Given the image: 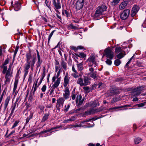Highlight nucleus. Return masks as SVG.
Masks as SVG:
<instances>
[{
	"label": "nucleus",
	"instance_id": "obj_1",
	"mask_svg": "<svg viewBox=\"0 0 146 146\" xmlns=\"http://www.w3.org/2000/svg\"><path fill=\"white\" fill-rule=\"evenodd\" d=\"M27 63L25 64L24 68V76H26L28 72V70L31 67L32 69H33L34 65L35 63L36 58L35 56L32 57L31 54V51L26 54Z\"/></svg>",
	"mask_w": 146,
	"mask_h": 146
},
{
	"label": "nucleus",
	"instance_id": "obj_2",
	"mask_svg": "<svg viewBox=\"0 0 146 146\" xmlns=\"http://www.w3.org/2000/svg\"><path fill=\"white\" fill-rule=\"evenodd\" d=\"M90 79L87 76H85L83 79L80 78L78 79L77 80V83L81 86H86L90 84Z\"/></svg>",
	"mask_w": 146,
	"mask_h": 146
},
{
	"label": "nucleus",
	"instance_id": "obj_3",
	"mask_svg": "<svg viewBox=\"0 0 146 146\" xmlns=\"http://www.w3.org/2000/svg\"><path fill=\"white\" fill-rule=\"evenodd\" d=\"M144 88L143 86L137 87L136 88L133 89L132 90V95L135 96H138L141 93L142 89Z\"/></svg>",
	"mask_w": 146,
	"mask_h": 146
},
{
	"label": "nucleus",
	"instance_id": "obj_4",
	"mask_svg": "<svg viewBox=\"0 0 146 146\" xmlns=\"http://www.w3.org/2000/svg\"><path fill=\"white\" fill-rule=\"evenodd\" d=\"M105 55L106 57L110 60L113 59L114 57L113 53L110 49L107 48L105 49L104 51Z\"/></svg>",
	"mask_w": 146,
	"mask_h": 146
},
{
	"label": "nucleus",
	"instance_id": "obj_5",
	"mask_svg": "<svg viewBox=\"0 0 146 146\" xmlns=\"http://www.w3.org/2000/svg\"><path fill=\"white\" fill-rule=\"evenodd\" d=\"M60 82V78H58L54 83V84L52 85L51 87V90L49 94L50 95H51L53 92L54 89L58 87V86Z\"/></svg>",
	"mask_w": 146,
	"mask_h": 146
},
{
	"label": "nucleus",
	"instance_id": "obj_6",
	"mask_svg": "<svg viewBox=\"0 0 146 146\" xmlns=\"http://www.w3.org/2000/svg\"><path fill=\"white\" fill-rule=\"evenodd\" d=\"M130 12V11L129 9H127L124 10L121 14V18L123 20H125L128 18Z\"/></svg>",
	"mask_w": 146,
	"mask_h": 146
},
{
	"label": "nucleus",
	"instance_id": "obj_7",
	"mask_svg": "<svg viewBox=\"0 0 146 146\" xmlns=\"http://www.w3.org/2000/svg\"><path fill=\"white\" fill-rule=\"evenodd\" d=\"M84 0H78L76 3V8L77 10L82 9L83 6Z\"/></svg>",
	"mask_w": 146,
	"mask_h": 146
},
{
	"label": "nucleus",
	"instance_id": "obj_8",
	"mask_svg": "<svg viewBox=\"0 0 146 146\" xmlns=\"http://www.w3.org/2000/svg\"><path fill=\"white\" fill-rule=\"evenodd\" d=\"M64 99L63 98H60L57 100L56 107L57 109L60 110V107L61 106H63V104L64 102Z\"/></svg>",
	"mask_w": 146,
	"mask_h": 146
},
{
	"label": "nucleus",
	"instance_id": "obj_9",
	"mask_svg": "<svg viewBox=\"0 0 146 146\" xmlns=\"http://www.w3.org/2000/svg\"><path fill=\"white\" fill-rule=\"evenodd\" d=\"M139 9V7L137 5H135L133 7L131 14L132 17H134L136 14Z\"/></svg>",
	"mask_w": 146,
	"mask_h": 146
},
{
	"label": "nucleus",
	"instance_id": "obj_10",
	"mask_svg": "<svg viewBox=\"0 0 146 146\" xmlns=\"http://www.w3.org/2000/svg\"><path fill=\"white\" fill-rule=\"evenodd\" d=\"M52 3L56 9H58L61 8L59 0H53Z\"/></svg>",
	"mask_w": 146,
	"mask_h": 146
},
{
	"label": "nucleus",
	"instance_id": "obj_11",
	"mask_svg": "<svg viewBox=\"0 0 146 146\" xmlns=\"http://www.w3.org/2000/svg\"><path fill=\"white\" fill-rule=\"evenodd\" d=\"M70 77L68 76V74H66L64 78V82L63 86L65 87H66L67 85L69 83Z\"/></svg>",
	"mask_w": 146,
	"mask_h": 146
},
{
	"label": "nucleus",
	"instance_id": "obj_12",
	"mask_svg": "<svg viewBox=\"0 0 146 146\" xmlns=\"http://www.w3.org/2000/svg\"><path fill=\"white\" fill-rule=\"evenodd\" d=\"M65 93L64 94L63 97L66 99L68 98L69 97L70 94L69 88L68 87L66 88L65 90L64 91Z\"/></svg>",
	"mask_w": 146,
	"mask_h": 146
},
{
	"label": "nucleus",
	"instance_id": "obj_13",
	"mask_svg": "<svg viewBox=\"0 0 146 146\" xmlns=\"http://www.w3.org/2000/svg\"><path fill=\"white\" fill-rule=\"evenodd\" d=\"M79 96L78 93L77 92L76 93L74 92H72V93L71 96L72 99L73 100H74L76 98V103H78V99L79 98Z\"/></svg>",
	"mask_w": 146,
	"mask_h": 146
},
{
	"label": "nucleus",
	"instance_id": "obj_14",
	"mask_svg": "<svg viewBox=\"0 0 146 146\" xmlns=\"http://www.w3.org/2000/svg\"><path fill=\"white\" fill-rule=\"evenodd\" d=\"M110 95L112 96L115 94H119V91L114 88H112L110 90Z\"/></svg>",
	"mask_w": 146,
	"mask_h": 146
},
{
	"label": "nucleus",
	"instance_id": "obj_15",
	"mask_svg": "<svg viewBox=\"0 0 146 146\" xmlns=\"http://www.w3.org/2000/svg\"><path fill=\"white\" fill-rule=\"evenodd\" d=\"M87 61L90 62H92L93 64H95V65L96 64L95 61V57L94 56H91L87 59Z\"/></svg>",
	"mask_w": 146,
	"mask_h": 146
},
{
	"label": "nucleus",
	"instance_id": "obj_16",
	"mask_svg": "<svg viewBox=\"0 0 146 146\" xmlns=\"http://www.w3.org/2000/svg\"><path fill=\"white\" fill-rule=\"evenodd\" d=\"M102 13L98 9H97L96 11L95 14L94 15V17L95 18H101L102 17H99L102 15Z\"/></svg>",
	"mask_w": 146,
	"mask_h": 146
},
{
	"label": "nucleus",
	"instance_id": "obj_17",
	"mask_svg": "<svg viewBox=\"0 0 146 146\" xmlns=\"http://www.w3.org/2000/svg\"><path fill=\"white\" fill-rule=\"evenodd\" d=\"M97 9L102 13L103 12L106 10L107 7L104 5H102L100 6H99Z\"/></svg>",
	"mask_w": 146,
	"mask_h": 146
},
{
	"label": "nucleus",
	"instance_id": "obj_18",
	"mask_svg": "<svg viewBox=\"0 0 146 146\" xmlns=\"http://www.w3.org/2000/svg\"><path fill=\"white\" fill-rule=\"evenodd\" d=\"M21 4L18 2H16L14 5V10L15 11L19 10L21 8Z\"/></svg>",
	"mask_w": 146,
	"mask_h": 146
},
{
	"label": "nucleus",
	"instance_id": "obj_19",
	"mask_svg": "<svg viewBox=\"0 0 146 146\" xmlns=\"http://www.w3.org/2000/svg\"><path fill=\"white\" fill-rule=\"evenodd\" d=\"M127 5V1H125L122 2L119 6V8L120 9H124Z\"/></svg>",
	"mask_w": 146,
	"mask_h": 146
},
{
	"label": "nucleus",
	"instance_id": "obj_20",
	"mask_svg": "<svg viewBox=\"0 0 146 146\" xmlns=\"http://www.w3.org/2000/svg\"><path fill=\"white\" fill-rule=\"evenodd\" d=\"M142 139L140 137H136L134 139V142L135 144H139L142 141Z\"/></svg>",
	"mask_w": 146,
	"mask_h": 146
},
{
	"label": "nucleus",
	"instance_id": "obj_21",
	"mask_svg": "<svg viewBox=\"0 0 146 146\" xmlns=\"http://www.w3.org/2000/svg\"><path fill=\"white\" fill-rule=\"evenodd\" d=\"M82 96L81 95H80L79 96V98L78 99V102H79V103L78 105V106H80L82 104L84 101V99H83L82 100Z\"/></svg>",
	"mask_w": 146,
	"mask_h": 146
},
{
	"label": "nucleus",
	"instance_id": "obj_22",
	"mask_svg": "<svg viewBox=\"0 0 146 146\" xmlns=\"http://www.w3.org/2000/svg\"><path fill=\"white\" fill-rule=\"evenodd\" d=\"M75 55L77 56L83 58H85L86 57V54L83 52H80L78 54H76Z\"/></svg>",
	"mask_w": 146,
	"mask_h": 146
},
{
	"label": "nucleus",
	"instance_id": "obj_23",
	"mask_svg": "<svg viewBox=\"0 0 146 146\" xmlns=\"http://www.w3.org/2000/svg\"><path fill=\"white\" fill-rule=\"evenodd\" d=\"M77 65L78 70L81 71L83 70V69L82 62L78 64H77Z\"/></svg>",
	"mask_w": 146,
	"mask_h": 146
},
{
	"label": "nucleus",
	"instance_id": "obj_24",
	"mask_svg": "<svg viewBox=\"0 0 146 146\" xmlns=\"http://www.w3.org/2000/svg\"><path fill=\"white\" fill-rule=\"evenodd\" d=\"M120 0H110V4L112 6H115L118 3Z\"/></svg>",
	"mask_w": 146,
	"mask_h": 146
},
{
	"label": "nucleus",
	"instance_id": "obj_25",
	"mask_svg": "<svg viewBox=\"0 0 146 146\" xmlns=\"http://www.w3.org/2000/svg\"><path fill=\"white\" fill-rule=\"evenodd\" d=\"M37 59L38 61L36 64L37 68H38L40 67L42 62V61L40 59V56L37 57Z\"/></svg>",
	"mask_w": 146,
	"mask_h": 146
},
{
	"label": "nucleus",
	"instance_id": "obj_26",
	"mask_svg": "<svg viewBox=\"0 0 146 146\" xmlns=\"http://www.w3.org/2000/svg\"><path fill=\"white\" fill-rule=\"evenodd\" d=\"M89 74L90 75L91 77L93 79H95L97 77V72L96 71H95L93 73H90Z\"/></svg>",
	"mask_w": 146,
	"mask_h": 146
},
{
	"label": "nucleus",
	"instance_id": "obj_27",
	"mask_svg": "<svg viewBox=\"0 0 146 146\" xmlns=\"http://www.w3.org/2000/svg\"><path fill=\"white\" fill-rule=\"evenodd\" d=\"M61 66L65 70L66 69L67 66L66 63L63 60H62L60 63Z\"/></svg>",
	"mask_w": 146,
	"mask_h": 146
},
{
	"label": "nucleus",
	"instance_id": "obj_28",
	"mask_svg": "<svg viewBox=\"0 0 146 146\" xmlns=\"http://www.w3.org/2000/svg\"><path fill=\"white\" fill-rule=\"evenodd\" d=\"M18 82V79H15L14 83V88L13 89V93H14L17 89V84Z\"/></svg>",
	"mask_w": 146,
	"mask_h": 146
},
{
	"label": "nucleus",
	"instance_id": "obj_29",
	"mask_svg": "<svg viewBox=\"0 0 146 146\" xmlns=\"http://www.w3.org/2000/svg\"><path fill=\"white\" fill-rule=\"evenodd\" d=\"M72 75L75 78H77L81 76L82 75L79 74L77 72H74L72 74Z\"/></svg>",
	"mask_w": 146,
	"mask_h": 146
},
{
	"label": "nucleus",
	"instance_id": "obj_30",
	"mask_svg": "<svg viewBox=\"0 0 146 146\" xmlns=\"http://www.w3.org/2000/svg\"><path fill=\"white\" fill-rule=\"evenodd\" d=\"M83 89L84 90L85 93H89V92H92L91 89L88 86L84 87L83 88Z\"/></svg>",
	"mask_w": 146,
	"mask_h": 146
},
{
	"label": "nucleus",
	"instance_id": "obj_31",
	"mask_svg": "<svg viewBox=\"0 0 146 146\" xmlns=\"http://www.w3.org/2000/svg\"><path fill=\"white\" fill-rule=\"evenodd\" d=\"M49 115V113L45 114L41 122H44L48 118Z\"/></svg>",
	"mask_w": 146,
	"mask_h": 146
},
{
	"label": "nucleus",
	"instance_id": "obj_32",
	"mask_svg": "<svg viewBox=\"0 0 146 146\" xmlns=\"http://www.w3.org/2000/svg\"><path fill=\"white\" fill-rule=\"evenodd\" d=\"M10 100V96H8L6 98L5 101V103L4 104V106L5 107V109L7 107V105H8V103L9 102V101Z\"/></svg>",
	"mask_w": 146,
	"mask_h": 146
},
{
	"label": "nucleus",
	"instance_id": "obj_33",
	"mask_svg": "<svg viewBox=\"0 0 146 146\" xmlns=\"http://www.w3.org/2000/svg\"><path fill=\"white\" fill-rule=\"evenodd\" d=\"M99 105V103L98 101H94L91 104V106L93 107H96Z\"/></svg>",
	"mask_w": 146,
	"mask_h": 146
},
{
	"label": "nucleus",
	"instance_id": "obj_34",
	"mask_svg": "<svg viewBox=\"0 0 146 146\" xmlns=\"http://www.w3.org/2000/svg\"><path fill=\"white\" fill-rule=\"evenodd\" d=\"M96 113L95 109H92L86 112V114L89 115L95 113Z\"/></svg>",
	"mask_w": 146,
	"mask_h": 146
},
{
	"label": "nucleus",
	"instance_id": "obj_35",
	"mask_svg": "<svg viewBox=\"0 0 146 146\" xmlns=\"http://www.w3.org/2000/svg\"><path fill=\"white\" fill-rule=\"evenodd\" d=\"M96 113L95 109H92L86 112V114L89 115L95 113Z\"/></svg>",
	"mask_w": 146,
	"mask_h": 146
},
{
	"label": "nucleus",
	"instance_id": "obj_36",
	"mask_svg": "<svg viewBox=\"0 0 146 146\" xmlns=\"http://www.w3.org/2000/svg\"><path fill=\"white\" fill-rule=\"evenodd\" d=\"M125 55V54L123 53L120 52L116 56L118 59H121Z\"/></svg>",
	"mask_w": 146,
	"mask_h": 146
},
{
	"label": "nucleus",
	"instance_id": "obj_37",
	"mask_svg": "<svg viewBox=\"0 0 146 146\" xmlns=\"http://www.w3.org/2000/svg\"><path fill=\"white\" fill-rule=\"evenodd\" d=\"M115 52L116 53H118L119 52H121L122 49L121 47H116L115 48Z\"/></svg>",
	"mask_w": 146,
	"mask_h": 146
},
{
	"label": "nucleus",
	"instance_id": "obj_38",
	"mask_svg": "<svg viewBox=\"0 0 146 146\" xmlns=\"http://www.w3.org/2000/svg\"><path fill=\"white\" fill-rule=\"evenodd\" d=\"M121 63V61L119 59H116L114 61V64L116 66H119Z\"/></svg>",
	"mask_w": 146,
	"mask_h": 146
},
{
	"label": "nucleus",
	"instance_id": "obj_39",
	"mask_svg": "<svg viewBox=\"0 0 146 146\" xmlns=\"http://www.w3.org/2000/svg\"><path fill=\"white\" fill-rule=\"evenodd\" d=\"M45 75V67H44V68L43 70V73L42 74V77L41 78V82H42V81Z\"/></svg>",
	"mask_w": 146,
	"mask_h": 146
},
{
	"label": "nucleus",
	"instance_id": "obj_40",
	"mask_svg": "<svg viewBox=\"0 0 146 146\" xmlns=\"http://www.w3.org/2000/svg\"><path fill=\"white\" fill-rule=\"evenodd\" d=\"M19 122V120L15 121L12 128H11V129H13L15 127H16L17 125Z\"/></svg>",
	"mask_w": 146,
	"mask_h": 146
},
{
	"label": "nucleus",
	"instance_id": "obj_41",
	"mask_svg": "<svg viewBox=\"0 0 146 146\" xmlns=\"http://www.w3.org/2000/svg\"><path fill=\"white\" fill-rule=\"evenodd\" d=\"M135 54H134L133 56L130 58L129 60L128 61L125 65V67H127L129 65V64H130L131 60L134 57Z\"/></svg>",
	"mask_w": 146,
	"mask_h": 146
},
{
	"label": "nucleus",
	"instance_id": "obj_42",
	"mask_svg": "<svg viewBox=\"0 0 146 146\" xmlns=\"http://www.w3.org/2000/svg\"><path fill=\"white\" fill-rule=\"evenodd\" d=\"M5 84H7V82H9L10 81V77H9L5 76Z\"/></svg>",
	"mask_w": 146,
	"mask_h": 146
},
{
	"label": "nucleus",
	"instance_id": "obj_43",
	"mask_svg": "<svg viewBox=\"0 0 146 146\" xmlns=\"http://www.w3.org/2000/svg\"><path fill=\"white\" fill-rule=\"evenodd\" d=\"M2 68H3V70L2 72L3 74H5L7 70V66L6 65H3V66H2Z\"/></svg>",
	"mask_w": 146,
	"mask_h": 146
},
{
	"label": "nucleus",
	"instance_id": "obj_44",
	"mask_svg": "<svg viewBox=\"0 0 146 146\" xmlns=\"http://www.w3.org/2000/svg\"><path fill=\"white\" fill-rule=\"evenodd\" d=\"M62 14L65 15L67 17L69 16V14L68 12L66 10H64L62 11Z\"/></svg>",
	"mask_w": 146,
	"mask_h": 146
},
{
	"label": "nucleus",
	"instance_id": "obj_45",
	"mask_svg": "<svg viewBox=\"0 0 146 146\" xmlns=\"http://www.w3.org/2000/svg\"><path fill=\"white\" fill-rule=\"evenodd\" d=\"M111 60H110V59H107L106 61V62L108 64L110 65H111L112 63V61Z\"/></svg>",
	"mask_w": 146,
	"mask_h": 146
},
{
	"label": "nucleus",
	"instance_id": "obj_46",
	"mask_svg": "<svg viewBox=\"0 0 146 146\" xmlns=\"http://www.w3.org/2000/svg\"><path fill=\"white\" fill-rule=\"evenodd\" d=\"M69 27L72 29L76 30L78 29L77 27L75 26H74L72 24H71L69 25Z\"/></svg>",
	"mask_w": 146,
	"mask_h": 146
},
{
	"label": "nucleus",
	"instance_id": "obj_47",
	"mask_svg": "<svg viewBox=\"0 0 146 146\" xmlns=\"http://www.w3.org/2000/svg\"><path fill=\"white\" fill-rule=\"evenodd\" d=\"M55 31L54 30L53 31H52L51 32V33H50V34L49 35V36H48V42L49 43V41L52 37V36L54 33V32Z\"/></svg>",
	"mask_w": 146,
	"mask_h": 146
},
{
	"label": "nucleus",
	"instance_id": "obj_48",
	"mask_svg": "<svg viewBox=\"0 0 146 146\" xmlns=\"http://www.w3.org/2000/svg\"><path fill=\"white\" fill-rule=\"evenodd\" d=\"M104 108H103L102 107H100L99 108H98L95 109L96 113L102 111V110H103V109Z\"/></svg>",
	"mask_w": 146,
	"mask_h": 146
},
{
	"label": "nucleus",
	"instance_id": "obj_49",
	"mask_svg": "<svg viewBox=\"0 0 146 146\" xmlns=\"http://www.w3.org/2000/svg\"><path fill=\"white\" fill-rule=\"evenodd\" d=\"M131 105H124L121 106H119V107H118L117 108H125L126 107H131Z\"/></svg>",
	"mask_w": 146,
	"mask_h": 146
},
{
	"label": "nucleus",
	"instance_id": "obj_50",
	"mask_svg": "<svg viewBox=\"0 0 146 146\" xmlns=\"http://www.w3.org/2000/svg\"><path fill=\"white\" fill-rule=\"evenodd\" d=\"M12 107H13V108L11 110V113L10 114V116H12L13 113L14 111V110H15V108L16 107V104L15 105H14V106H12Z\"/></svg>",
	"mask_w": 146,
	"mask_h": 146
},
{
	"label": "nucleus",
	"instance_id": "obj_51",
	"mask_svg": "<svg viewBox=\"0 0 146 146\" xmlns=\"http://www.w3.org/2000/svg\"><path fill=\"white\" fill-rule=\"evenodd\" d=\"M70 107V106L69 105H68L67 106L66 105L65 106V109L64 110V111L66 112L68 111V109Z\"/></svg>",
	"mask_w": 146,
	"mask_h": 146
},
{
	"label": "nucleus",
	"instance_id": "obj_52",
	"mask_svg": "<svg viewBox=\"0 0 146 146\" xmlns=\"http://www.w3.org/2000/svg\"><path fill=\"white\" fill-rule=\"evenodd\" d=\"M46 85H44L42 88L41 90L42 92H44L46 90Z\"/></svg>",
	"mask_w": 146,
	"mask_h": 146
},
{
	"label": "nucleus",
	"instance_id": "obj_53",
	"mask_svg": "<svg viewBox=\"0 0 146 146\" xmlns=\"http://www.w3.org/2000/svg\"><path fill=\"white\" fill-rule=\"evenodd\" d=\"M145 103H143L139 104H136L135 106H138L139 107H142L143 106L145 105Z\"/></svg>",
	"mask_w": 146,
	"mask_h": 146
},
{
	"label": "nucleus",
	"instance_id": "obj_54",
	"mask_svg": "<svg viewBox=\"0 0 146 146\" xmlns=\"http://www.w3.org/2000/svg\"><path fill=\"white\" fill-rule=\"evenodd\" d=\"M135 65L137 66H138L139 67H143V66L141 62H137L135 64Z\"/></svg>",
	"mask_w": 146,
	"mask_h": 146
},
{
	"label": "nucleus",
	"instance_id": "obj_55",
	"mask_svg": "<svg viewBox=\"0 0 146 146\" xmlns=\"http://www.w3.org/2000/svg\"><path fill=\"white\" fill-rule=\"evenodd\" d=\"M97 86L98 85L96 84L92 85L91 88V90L92 91L93 90H95L96 89Z\"/></svg>",
	"mask_w": 146,
	"mask_h": 146
},
{
	"label": "nucleus",
	"instance_id": "obj_56",
	"mask_svg": "<svg viewBox=\"0 0 146 146\" xmlns=\"http://www.w3.org/2000/svg\"><path fill=\"white\" fill-rule=\"evenodd\" d=\"M9 63V58H7L5 60L3 63V65H6Z\"/></svg>",
	"mask_w": 146,
	"mask_h": 146
},
{
	"label": "nucleus",
	"instance_id": "obj_57",
	"mask_svg": "<svg viewBox=\"0 0 146 146\" xmlns=\"http://www.w3.org/2000/svg\"><path fill=\"white\" fill-rule=\"evenodd\" d=\"M5 93V89L3 91V93H2V94L1 96V97H0V100H2V99H3V95Z\"/></svg>",
	"mask_w": 146,
	"mask_h": 146
},
{
	"label": "nucleus",
	"instance_id": "obj_58",
	"mask_svg": "<svg viewBox=\"0 0 146 146\" xmlns=\"http://www.w3.org/2000/svg\"><path fill=\"white\" fill-rule=\"evenodd\" d=\"M75 118L76 116H72L71 117L70 119H69V121H74L75 120Z\"/></svg>",
	"mask_w": 146,
	"mask_h": 146
},
{
	"label": "nucleus",
	"instance_id": "obj_59",
	"mask_svg": "<svg viewBox=\"0 0 146 146\" xmlns=\"http://www.w3.org/2000/svg\"><path fill=\"white\" fill-rule=\"evenodd\" d=\"M71 49L74 50L75 52H76L78 50L77 47H76L74 46H72L71 47Z\"/></svg>",
	"mask_w": 146,
	"mask_h": 146
},
{
	"label": "nucleus",
	"instance_id": "obj_60",
	"mask_svg": "<svg viewBox=\"0 0 146 146\" xmlns=\"http://www.w3.org/2000/svg\"><path fill=\"white\" fill-rule=\"evenodd\" d=\"M38 79H37V81L34 84L33 86V87L34 86H35V87H38V86H38H38H37V83H38Z\"/></svg>",
	"mask_w": 146,
	"mask_h": 146
},
{
	"label": "nucleus",
	"instance_id": "obj_61",
	"mask_svg": "<svg viewBox=\"0 0 146 146\" xmlns=\"http://www.w3.org/2000/svg\"><path fill=\"white\" fill-rule=\"evenodd\" d=\"M33 113H32V112H30V115H29V117H28V118H29L30 119H31L32 118V117H33Z\"/></svg>",
	"mask_w": 146,
	"mask_h": 146
},
{
	"label": "nucleus",
	"instance_id": "obj_62",
	"mask_svg": "<svg viewBox=\"0 0 146 146\" xmlns=\"http://www.w3.org/2000/svg\"><path fill=\"white\" fill-rule=\"evenodd\" d=\"M89 71L91 72L90 73H93L94 72V69L92 67H91L89 68Z\"/></svg>",
	"mask_w": 146,
	"mask_h": 146
},
{
	"label": "nucleus",
	"instance_id": "obj_63",
	"mask_svg": "<svg viewBox=\"0 0 146 146\" xmlns=\"http://www.w3.org/2000/svg\"><path fill=\"white\" fill-rule=\"evenodd\" d=\"M39 108L41 110H43L44 108V107L42 105H40Z\"/></svg>",
	"mask_w": 146,
	"mask_h": 146
},
{
	"label": "nucleus",
	"instance_id": "obj_64",
	"mask_svg": "<svg viewBox=\"0 0 146 146\" xmlns=\"http://www.w3.org/2000/svg\"><path fill=\"white\" fill-rule=\"evenodd\" d=\"M60 68L59 65H57L55 66V72H57Z\"/></svg>",
	"mask_w": 146,
	"mask_h": 146
}]
</instances>
